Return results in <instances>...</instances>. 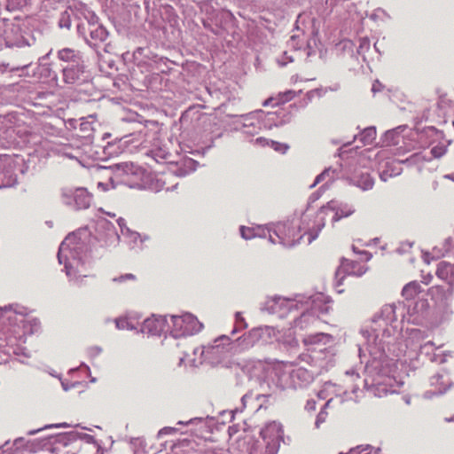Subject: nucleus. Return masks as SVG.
<instances>
[{
  "instance_id": "4be33fe9",
  "label": "nucleus",
  "mask_w": 454,
  "mask_h": 454,
  "mask_svg": "<svg viewBox=\"0 0 454 454\" xmlns=\"http://www.w3.org/2000/svg\"><path fill=\"white\" fill-rule=\"evenodd\" d=\"M187 356H189V355H185L184 356H181L179 358V360H180L179 364L181 365V364H184L185 365L186 364H190L191 366H196L195 361L188 360Z\"/></svg>"
},
{
  "instance_id": "f03ea898",
  "label": "nucleus",
  "mask_w": 454,
  "mask_h": 454,
  "mask_svg": "<svg viewBox=\"0 0 454 454\" xmlns=\"http://www.w3.org/2000/svg\"><path fill=\"white\" fill-rule=\"evenodd\" d=\"M171 333L175 337H183L198 333L203 328V325L191 313L180 316H171Z\"/></svg>"
},
{
  "instance_id": "39448f33",
  "label": "nucleus",
  "mask_w": 454,
  "mask_h": 454,
  "mask_svg": "<svg viewBox=\"0 0 454 454\" xmlns=\"http://www.w3.org/2000/svg\"><path fill=\"white\" fill-rule=\"evenodd\" d=\"M224 340V335L215 339L213 345L207 346L201 351V355L213 364L223 360L227 354Z\"/></svg>"
},
{
  "instance_id": "dca6fc26",
  "label": "nucleus",
  "mask_w": 454,
  "mask_h": 454,
  "mask_svg": "<svg viewBox=\"0 0 454 454\" xmlns=\"http://www.w3.org/2000/svg\"><path fill=\"white\" fill-rule=\"evenodd\" d=\"M420 292H421L420 285L416 281H412L404 286V287L403 288V291H402V295L406 300H412L415 297H417L418 294H420Z\"/></svg>"
},
{
  "instance_id": "0eeeda50",
  "label": "nucleus",
  "mask_w": 454,
  "mask_h": 454,
  "mask_svg": "<svg viewBox=\"0 0 454 454\" xmlns=\"http://www.w3.org/2000/svg\"><path fill=\"white\" fill-rule=\"evenodd\" d=\"M301 91L296 92L294 90H289L284 92H279L276 96L270 97L266 100L263 101L262 106H279L281 105H284L287 102H290L293 100L295 97H297Z\"/></svg>"
},
{
  "instance_id": "f8f14e48",
  "label": "nucleus",
  "mask_w": 454,
  "mask_h": 454,
  "mask_svg": "<svg viewBox=\"0 0 454 454\" xmlns=\"http://www.w3.org/2000/svg\"><path fill=\"white\" fill-rule=\"evenodd\" d=\"M435 274L440 279L451 284V277L454 275V264L451 265L447 262H439Z\"/></svg>"
},
{
  "instance_id": "6e6552de",
  "label": "nucleus",
  "mask_w": 454,
  "mask_h": 454,
  "mask_svg": "<svg viewBox=\"0 0 454 454\" xmlns=\"http://www.w3.org/2000/svg\"><path fill=\"white\" fill-rule=\"evenodd\" d=\"M165 323L164 317L153 316L144 321L143 331L152 335H159L164 331Z\"/></svg>"
},
{
  "instance_id": "f257e3e1",
  "label": "nucleus",
  "mask_w": 454,
  "mask_h": 454,
  "mask_svg": "<svg viewBox=\"0 0 454 454\" xmlns=\"http://www.w3.org/2000/svg\"><path fill=\"white\" fill-rule=\"evenodd\" d=\"M372 258L366 251L358 253L357 259H343L335 273L336 287L343 285L346 275L363 276L368 270L366 262Z\"/></svg>"
},
{
  "instance_id": "7ed1b4c3",
  "label": "nucleus",
  "mask_w": 454,
  "mask_h": 454,
  "mask_svg": "<svg viewBox=\"0 0 454 454\" xmlns=\"http://www.w3.org/2000/svg\"><path fill=\"white\" fill-rule=\"evenodd\" d=\"M261 435L266 442L265 450L263 451L254 450L251 454H277L282 439L280 425L276 422L268 424L261 431Z\"/></svg>"
},
{
  "instance_id": "ddd939ff",
  "label": "nucleus",
  "mask_w": 454,
  "mask_h": 454,
  "mask_svg": "<svg viewBox=\"0 0 454 454\" xmlns=\"http://www.w3.org/2000/svg\"><path fill=\"white\" fill-rule=\"evenodd\" d=\"M58 58L62 61L72 64L82 62L80 52L71 48H64L59 51Z\"/></svg>"
},
{
  "instance_id": "9d476101",
  "label": "nucleus",
  "mask_w": 454,
  "mask_h": 454,
  "mask_svg": "<svg viewBox=\"0 0 454 454\" xmlns=\"http://www.w3.org/2000/svg\"><path fill=\"white\" fill-rule=\"evenodd\" d=\"M72 197L78 209H85L90 206L92 196L84 188H77L73 192Z\"/></svg>"
},
{
  "instance_id": "2eb2a0df",
  "label": "nucleus",
  "mask_w": 454,
  "mask_h": 454,
  "mask_svg": "<svg viewBox=\"0 0 454 454\" xmlns=\"http://www.w3.org/2000/svg\"><path fill=\"white\" fill-rule=\"evenodd\" d=\"M429 291L434 298L442 301H447L452 296L454 293V288L450 284L447 290H445L442 286H435L431 287Z\"/></svg>"
},
{
  "instance_id": "4468645a",
  "label": "nucleus",
  "mask_w": 454,
  "mask_h": 454,
  "mask_svg": "<svg viewBox=\"0 0 454 454\" xmlns=\"http://www.w3.org/2000/svg\"><path fill=\"white\" fill-rule=\"evenodd\" d=\"M352 183L364 191L373 187L374 181L368 173H362L352 177Z\"/></svg>"
},
{
  "instance_id": "aec40b11",
  "label": "nucleus",
  "mask_w": 454,
  "mask_h": 454,
  "mask_svg": "<svg viewBox=\"0 0 454 454\" xmlns=\"http://www.w3.org/2000/svg\"><path fill=\"white\" fill-rule=\"evenodd\" d=\"M113 280L119 284L124 283L126 281L134 282L137 280V277L134 274L127 273V274L121 275L118 278H114Z\"/></svg>"
},
{
  "instance_id": "423d86ee",
  "label": "nucleus",
  "mask_w": 454,
  "mask_h": 454,
  "mask_svg": "<svg viewBox=\"0 0 454 454\" xmlns=\"http://www.w3.org/2000/svg\"><path fill=\"white\" fill-rule=\"evenodd\" d=\"M354 212L355 209L351 207L337 208L336 202L332 200L326 206L321 207L319 215H322V219L325 218V215H329L331 217L330 223L333 224L343 217L351 215Z\"/></svg>"
},
{
  "instance_id": "cd10ccee",
  "label": "nucleus",
  "mask_w": 454,
  "mask_h": 454,
  "mask_svg": "<svg viewBox=\"0 0 454 454\" xmlns=\"http://www.w3.org/2000/svg\"><path fill=\"white\" fill-rule=\"evenodd\" d=\"M337 291H338V293H340V294H341V293H343V292H344V290H343V289H337Z\"/></svg>"
},
{
  "instance_id": "f3484780",
  "label": "nucleus",
  "mask_w": 454,
  "mask_h": 454,
  "mask_svg": "<svg viewBox=\"0 0 454 454\" xmlns=\"http://www.w3.org/2000/svg\"><path fill=\"white\" fill-rule=\"evenodd\" d=\"M376 129L369 127L364 129L357 137V139L362 142L364 145H372L376 139Z\"/></svg>"
},
{
  "instance_id": "a211bd4d",
  "label": "nucleus",
  "mask_w": 454,
  "mask_h": 454,
  "mask_svg": "<svg viewBox=\"0 0 454 454\" xmlns=\"http://www.w3.org/2000/svg\"><path fill=\"white\" fill-rule=\"evenodd\" d=\"M329 338L328 334L319 333L316 334H310L305 337L302 340L304 346L308 347V349H309L310 346H314L317 344H319L324 340V339Z\"/></svg>"
},
{
  "instance_id": "393cba45",
  "label": "nucleus",
  "mask_w": 454,
  "mask_h": 454,
  "mask_svg": "<svg viewBox=\"0 0 454 454\" xmlns=\"http://www.w3.org/2000/svg\"><path fill=\"white\" fill-rule=\"evenodd\" d=\"M441 150V148H438V147H434L432 148L431 150V153L434 156V157H440L442 155L441 153H438V151Z\"/></svg>"
},
{
  "instance_id": "6ab92c4d",
  "label": "nucleus",
  "mask_w": 454,
  "mask_h": 454,
  "mask_svg": "<svg viewBox=\"0 0 454 454\" xmlns=\"http://www.w3.org/2000/svg\"><path fill=\"white\" fill-rule=\"evenodd\" d=\"M255 144L258 145H261V146H270L271 148H273L274 150L276 151H280L283 145L278 143V142H276V141H273V140H269L265 137H258L255 139Z\"/></svg>"
},
{
  "instance_id": "9b49d317",
  "label": "nucleus",
  "mask_w": 454,
  "mask_h": 454,
  "mask_svg": "<svg viewBox=\"0 0 454 454\" xmlns=\"http://www.w3.org/2000/svg\"><path fill=\"white\" fill-rule=\"evenodd\" d=\"M83 73L82 62L74 63L63 69L64 81L67 83H74Z\"/></svg>"
},
{
  "instance_id": "a878e982",
  "label": "nucleus",
  "mask_w": 454,
  "mask_h": 454,
  "mask_svg": "<svg viewBox=\"0 0 454 454\" xmlns=\"http://www.w3.org/2000/svg\"><path fill=\"white\" fill-rule=\"evenodd\" d=\"M116 223L119 225V227H125L126 226V222L121 217L116 219Z\"/></svg>"
},
{
  "instance_id": "5701e85b",
  "label": "nucleus",
  "mask_w": 454,
  "mask_h": 454,
  "mask_svg": "<svg viewBox=\"0 0 454 454\" xmlns=\"http://www.w3.org/2000/svg\"><path fill=\"white\" fill-rule=\"evenodd\" d=\"M236 324L237 327L239 328H245L247 326L244 318L240 317V315L238 313L236 315Z\"/></svg>"
},
{
  "instance_id": "c85d7f7f",
  "label": "nucleus",
  "mask_w": 454,
  "mask_h": 454,
  "mask_svg": "<svg viewBox=\"0 0 454 454\" xmlns=\"http://www.w3.org/2000/svg\"><path fill=\"white\" fill-rule=\"evenodd\" d=\"M372 90H373V91H375V90H376L375 84H373V86H372Z\"/></svg>"
},
{
  "instance_id": "bb28decb",
  "label": "nucleus",
  "mask_w": 454,
  "mask_h": 454,
  "mask_svg": "<svg viewBox=\"0 0 454 454\" xmlns=\"http://www.w3.org/2000/svg\"><path fill=\"white\" fill-rule=\"evenodd\" d=\"M323 176H324V173H323V174H320L319 176H317V178H316L315 183H316V184L319 183V182L322 180Z\"/></svg>"
},
{
  "instance_id": "b1692460",
  "label": "nucleus",
  "mask_w": 454,
  "mask_h": 454,
  "mask_svg": "<svg viewBox=\"0 0 454 454\" xmlns=\"http://www.w3.org/2000/svg\"><path fill=\"white\" fill-rule=\"evenodd\" d=\"M126 234H129L134 239L139 237V234L137 231H131L129 228L125 229ZM121 233L124 234V229H121Z\"/></svg>"
},
{
  "instance_id": "412c9836",
  "label": "nucleus",
  "mask_w": 454,
  "mask_h": 454,
  "mask_svg": "<svg viewBox=\"0 0 454 454\" xmlns=\"http://www.w3.org/2000/svg\"><path fill=\"white\" fill-rule=\"evenodd\" d=\"M326 416H327L326 412H325V411L319 412V414L317 415V420H316L317 427H319L320 424H322L325 421Z\"/></svg>"
},
{
  "instance_id": "1a4fd4ad",
  "label": "nucleus",
  "mask_w": 454,
  "mask_h": 454,
  "mask_svg": "<svg viewBox=\"0 0 454 454\" xmlns=\"http://www.w3.org/2000/svg\"><path fill=\"white\" fill-rule=\"evenodd\" d=\"M258 121L254 117L247 115L241 116L233 121L235 129L241 130L245 134L253 135L257 129Z\"/></svg>"
},
{
  "instance_id": "20e7f679",
  "label": "nucleus",
  "mask_w": 454,
  "mask_h": 454,
  "mask_svg": "<svg viewBox=\"0 0 454 454\" xmlns=\"http://www.w3.org/2000/svg\"><path fill=\"white\" fill-rule=\"evenodd\" d=\"M268 231V234L270 239L273 243L279 242L284 246H293L294 244V240L288 239L284 237L287 232H294L297 229H239L241 236L249 239L256 235L255 231H258V233L264 231Z\"/></svg>"
}]
</instances>
